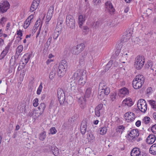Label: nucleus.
Masks as SVG:
<instances>
[{"label": "nucleus", "instance_id": "f257e3e1", "mask_svg": "<svg viewBox=\"0 0 156 156\" xmlns=\"http://www.w3.org/2000/svg\"><path fill=\"white\" fill-rule=\"evenodd\" d=\"M67 65L66 61L62 60L59 63L57 68L58 75L60 77H62L65 74L67 69Z\"/></svg>", "mask_w": 156, "mask_h": 156}, {"label": "nucleus", "instance_id": "f03ea898", "mask_svg": "<svg viewBox=\"0 0 156 156\" xmlns=\"http://www.w3.org/2000/svg\"><path fill=\"white\" fill-rule=\"evenodd\" d=\"M144 63V57L142 56H138L135 58L134 66L136 69L139 70L143 67Z\"/></svg>", "mask_w": 156, "mask_h": 156}, {"label": "nucleus", "instance_id": "7ed1b4c3", "mask_svg": "<svg viewBox=\"0 0 156 156\" xmlns=\"http://www.w3.org/2000/svg\"><path fill=\"white\" fill-rule=\"evenodd\" d=\"M66 24L67 26L71 29L75 28V20L74 17L71 15L67 14L66 16Z\"/></svg>", "mask_w": 156, "mask_h": 156}, {"label": "nucleus", "instance_id": "20e7f679", "mask_svg": "<svg viewBox=\"0 0 156 156\" xmlns=\"http://www.w3.org/2000/svg\"><path fill=\"white\" fill-rule=\"evenodd\" d=\"M85 44L83 43L73 47L71 49V52L73 54L78 55L85 48Z\"/></svg>", "mask_w": 156, "mask_h": 156}, {"label": "nucleus", "instance_id": "39448f33", "mask_svg": "<svg viewBox=\"0 0 156 156\" xmlns=\"http://www.w3.org/2000/svg\"><path fill=\"white\" fill-rule=\"evenodd\" d=\"M137 106L141 112L145 113L147 109V104L145 101L143 99H140L138 101Z\"/></svg>", "mask_w": 156, "mask_h": 156}, {"label": "nucleus", "instance_id": "423d86ee", "mask_svg": "<svg viewBox=\"0 0 156 156\" xmlns=\"http://www.w3.org/2000/svg\"><path fill=\"white\" fill-rule=\"evenodd\" d=\"M57 96L60 104L63 105L65 100V94L64 90L61 88H58L57 90Z\"/></svg>", "mask_w": 156, "mask_h": 156}, {"label": "nucleus", "instance_id": "0eeeda50", "mask_svg": "<svg viewBox=\"0 0 156 156\" xmlns=\"http://www.w3.org/2000/svg\"><path fill=\"white\" fill-rule=\"evenodd\" d=\"M9 7V4L7 1H2L0 3V10L3 13L6 12Z\"/></svg>", "mask_w": 156, "mask_h": 156}, {"label": "nucleus", "instance_id": "6e6552de", "mask_svg": "<svg viewBox=\"0 0 156 156\" xmlns=\"http://www.w3.org/2000/svg\"><path fill=\"white\" fill-rule=\"evenodd\" d=\"M86 74V72H84L83 69H79L74 74L73 78L76 81H78L80 79L82 78L83 75Z\"/></svg>", "mask_w": 156, "mask_h": 156}, {"label": "nucleus", "instance_id": "1a4fd4ad", "mask_svg": "<svg viewBox=\"0 0 156 156\" xmlns=\"http://www.w3.org/2000/svg\"><path fill=\"white\" fill-rule=\"evenodd\" d=\"M139 135V131L137 129L132 130L128 134V137L129 136H130L129 139L131 140H132L134 139H136Z\"/></svg>", "mask_w": 156, "mask_h": 156}, {"label": "nucleus", "instance_id": "9d476101", "mask_svg": "<svg viewBox=\"0 0 156 156\" xmlns=\"http://www.w3.org/2000/svg\"><path fill=\"white\" fill-rule=\"evenodd\" d=\"M87 121L86 119H84L82 121L80 127L81 133L82 135L85 134L87 129Z\"/></svg>", "mask_w": 156, "mask_h": 156}, {"label": "nucleus", "instance_id": "9b49d317", "mask_svg": "<svg viewBox=\"0 0 156 156\" xmlns=\"http://www.w3.org/2000/svg\"><path fill=\"white\" fill-rule=\"evenodd\" d=\"M105 4L106 8L108 10V12L110 14H113L115 11V9L111 2L109 1H107Z\"/></svg>", "mask_w": 156, "mask_h": 156}, {"label": "nucleus", "instance_id": "f8f14e48", "mask_svg": "<svg viewBox=\"0 0 156 156\" xmlns=\"http://www.w3.org/2000/svg\"><path fill=\"white\" fill-rule=\"evenodd\" d=\"M71 92L74 94H77L78 93V87L77 84L74 82H71L70 83Z\"/></svg>", "mask_w": 156, "mask_h": 156}, {"label": "nucleus", "instance_id": "ddd939ff", "mask_svg": "<svg viewBox=\"0 0 156 156\" xmlns=\"http://www.w3.org/2000/svg\"><path fill=\"white\" fill-rule=\"evenodd\" d=\"M124 116L125 119L126 120L128 119L129 120V122L133 121L135 118V114L133 113L130 112L126 113L124 115Z\"/></svg>", "mask_w": 156, "mask_h": 156}, {"label": "nucleus", "instance_id": "4468645a", "mask_svg": "<svg viewBox=\"0 0 156 156\" xmlns=\"http://www.w3.org/2000/svg\"><path fill=\"white\" fill-rule=\"evenodd\" d=\"M110 92V90L109 87H107L106 88L103 89L101 92H99L98 93V97L101 99L104 98V94L106 95H108Z\"/></svg>", "mask_w": 156, "mask_h": 156}, {"label": "nucleus", "instance_id": "2eb2a0df", "mask_svg": "<svg viewBox=\"0 0 156 156\" xmlns=\"http://www.w3.org/2000/svg\"><path fill=\"white\" fill-rule=\"evenodd\" d=\"M23 49V46L22 45H19L16 49V52L14 56V62H16V60H17L20 55V53L22 52Z\"/></svg>", "mask_w": 156, "mask_h": 156}, {"label": "nucleus", "instance_id": "dca6fc26", "mask_svg": "<svg viewBox=\"0 0 156 156\" xmlns=\"http://www.w3.org/2000/svg\"><path fill=\"white\" fill-rule=\"evenodd\" d=\"M40 3V0H34L30 8V11L33 12L37 8Z\"/></svg>", "mask_w": 156, "mask_h": 156}, {"label": "nucleus", "instance_id": "f3484780", "mask_svg": "<svg viewBox=\"0 0 156 156\" xmlns=\"http://www.w3.org/2000/svg\"><path fill=\"white\" fill-rule=\"evenodd\" d=\"M133 104V102L132 99L128 98L123 101L122 105L123 106H125V105H127L129 107H131Z\"/></svg>", "mask_w": 156, "mask_h": 156}, {"label": "nucleus", "instance_id": "a211bd4d", "mask_svg": "<svg viewBox=\"0 0 156 156\" xmlns=\"http://www.w3.org/2000/svg\"><path fill=\"white\" fill-rule=\"evenodd\" d=\"M156 137L153 134L149 135L147 138L146 142L149 144H152L156 140Z\"/></svg>", "mask_w": 156, "mask_h": 156}, {"label": "nucleus", "instance_id": "6ab92c4d", "mask_svg": "<svg viewBox=\"0 0 156 156\" xmlns=\"http://www.w3.org/2000/svg\"><path fill=\"white\" fill-rule=\"evenodd\" d=\"M140 149L137 147L133 148L131 152V156H138L140 155Z\"/></svg>", "mask_w": 156, "mask_h": 156}, {"label": "nucleus", "instance_id": "aec40b11", "mask_svg": "<svg viewBox=\"0 0 156 156\" xmlns=\"http://www.w3.org/2000/svg\"><path fill=\"white\" fill-rule=\"evenodd\" d=\"M78 102L80 104V107L82 109H83L86 107V99L83 97L80 98L78 99Z\"/></svg>", "mask_w": 156, "mask_h": 156}, {"label": "nucleus", "instance_id": "412c9836", "mask_svg": "<svg viewBox=\"0 0 156 156\" xmlns=\"http://www.w3.org/2000/svg\"><path fill=\"white\" fill-rule=\"evenodd\" d=\"M129 94V91L127 89L124 87L120 89L119 92V94L121 97H123L124 95H128Z\"/></svg>", "mask_w": 156, "mask_h": 156}, {"label": "nucleus", "instance_id": "4be33fe9", "mask_svg": "<svg viewBox=\"0 0 156 156\" xmlns=\"http://www.w3.org/2000/svg\"><path fill=\"white\" fill-rule=\"evenodd\" d=\"M132 85L135 89H138L141 87L143 84L134 79L133 81Z\"/></svg>", "mask_w": 156, "mask_h": 156}, {"label": "nucleus", "instance_id": "5701e85b", "mask_svg": "<svg viewBox=\"0 0 156 156\" xmlns=\"http://www.w3.org/2000/svg\"><path fill=\"white\" fill-rule=\"evenodd\" d=\"M80 80L78 81L79 84L80 85L83 86L86 82L87 80V75L86 74H84L83 75Z\"/></svg>", "mask_w": 156, "mask_h": 156}, {"label": "nucleus", "instance_id": "b1692460", "mask_svg": "<svg viewBox=\"0 0 156 156\" xmlns=\"http://www.w3.org/2000/svg\"><path fill=\"white\" fill-rule=\"evenodd\" d=\"M57 67L56 66H54L52 69V71L51 72L49 78L51 80L53 79L55 76L56 74Z\"/></svg>", "mask_w": 156, "mask_h": 156}, {"label": "nucleus", "instance_id": "393cba45", "mask_svg": "<svg viewBox=\"0 0 156 156\" xmlns=\"http://www.w3.org/2000/svg\"><path fill=\"white\" fill-rule=\"evenodd\" d=\"M143 84L145 81L144 77L142 75H137L134 79Z\"/></svg>", "mask_w": 156, "mask_h": 156}, {"label": "nucleus", "instance_id": "a878e982", "mask_svg": "<svg viewBox=\"0 0 156 156\" xmlns=\"http://www.w3.org/2000/svg\"><path fill=\"white\" fill-rule=\"evenodd\" d=\"M149 152L152 154H156V144H153L151 147Z\"/></svg>", "mask_w": 156, "mask_h": 156}, {"label": "nucleus", "instance_id": "bb28decb", "mask_svg": "<svg viewBox=\"0 0 156 156\" xmlns=\"http://www.w3.org/2000/svg\"><path fill=\"white\" fill-rule=\"evenodd\" d=\"M107 84L104 81H102L99 84V89L102 90L107 87Z\"/></svg>", "mask_w": 156, "mask_h": 156}, {"label": "nucleus", "instance_id": "cd10ccee", "mask_svg": "<svg viewBox=\"0 0 156 156\" xmlns=\"http://www.w3.org/2000/svg\"><path fill=\"white\" fill-rule=\"evenodd\" d=\"M63 22V20L62 18H59V19L58 20L56 29H57L58 28H59V30H60L62 28V26L61 25L62 24Z\"/></svg>", "mask_w": 156, "mask_h": 156}, {"label": "nucleus", "instance_id": "c85d7f7f", "mask_svg": "<svg viewBox=\"0 0 156 156\" xmlns=\"http://www.w3.org/2000/svg\"><path fill=\"white\" fill-rule=\"evenodd\" d=\"M85 20V18L83 17V15H80L79 16L78 21L79 27H80L82 26Z\"/></svg>", "mask_w": 156, "mask_h": 156}, {"label": "nucleus", "instance_id": "c756f323", "mask_svg": "<svg viewBox=\"0 0 156 156\" xmlns=\"http://www.w3.org/2000/svg\"><path fill=\"white\" fill-rule=\"evenodd\" d=\"M91 89L90 88H87L85 91V98H89L91 95Z\"/></svg>", "mask_w": 156, "mask_h": 156}, {"label": "nucleus", "instance_id": "7c9ffc66", "mask_svg": "<svg viewBox=\"0 0 156 156\" xmlns=\"http://www.w3.org/2000/svg\"><path fill=\"white\" fill-rule=\"evenodd\" d=\"M113 59L112 60L113 61V64L114 67H117L118 66L119 64L117 61H118L119 60L120 61V62L122 63H126V62L125 61H122V59H119V60H118V59L117 58L116 59Z\"/></svg>", "mask_w": 156, "mask_h": 156}, {"label": "nucleus", "instance_id": "2f4dec72", "mask_svg": "<svg viewBox=\"0 0 156 156\" xmlns=\"http://www.w3.org/2000/svg\"><path fill=\"white\" fill-rule=\"evenodd\" d=\"M46 137V133L44 131L41 133L39 135V139L41 141H43L45 139Z\"/></svg>", "mask_w": 156, "mask_h": 156}, {"label": "nucleus", "instance_id": "473e14b6", "mask_svg": "<svg viewBox=\"0 0 156 156\" xmlns=\"http://www.w3.org/2000/svg\"><path fill=\"white\" fill-rule=\"evenodd\" d=\"M125 129V127L123 125L119 126L116 129V130L117 132L122 133Z\"/></svg>", "mask_w": 156, "mask_h": 156}, {"label": "nucleus", "instance_id": "72a5a7b5", "mask_svg": "<svg viewBox=\"0 0 156 156\" xmlns=\"http://www.w3.org/2000/svg\"><path fill=\"white\" fill-rule=\"evenodd\" d=\"M59 30H58L56 29L55 30L53 35V38L54 39L56 40L58 37L59 35L60 34V33L59 32Z\"/></svg>", "mask_w": 156, "mask_h": 156}, {"label": "nucleus", "instance_id": "f704fd0d", "mask_svg": "<svg viewBox=\"0 0 156 156\" xmlns=\"http://www.w3.org/2000/svg\"><path fill=\"white\" fill-rule=\"evenodd\" d=\"M107 128L105 126L100 128V134L101 135H103L105 134L107 132Z\"/></svg>", "mask_w": 156, "mask_h": 156}, {"label": "nucleus", "instance_id": "c9c22d12", "mask_svg": "<svg viewBox=\"0 0 156 156\" xmlns=\"http://www.w3.org/2000/svg\"><path fill=\"white\" fill-rule=\"evenodd\" d=\"M120 52V50L118 49L115 51V54L113 55L111 57L112 59H116L118 56Z\"/></svg>", "mask_w": 156, "mask_h": 156}, {"label": "nucleus", "instance_id": "e433bc0d", "mask_svg": "<svg viewBox=\"0 0 156 156\" xmlns=\"http://www.w3.org/2000/svg\"><path fill=\"white\" fill-rule=\"evenodd\" d=\"M149 104L151 105V107L154 109L156 108V101L152 100L148 101Z\"/></svg>", "mask_w": 156, "mask_h": 156}, {"label": "nucleus", "instance_id": "4c0bfd02", "mask_svg": "<svg viewBox=\"0 0 156 156\" xmlns=\"http://www.w3.org/2000/svg\"><path fill=\"white\" fill-rule=\"evenodd\" d=\"M91 25L94 28L97 29L98 27L100 25V21L99 20L94 22Z\"/></svg>", "mask_w": 156, "mask_h": 156}, {"label": "nucleus", "instance_id": "58836bf2", "mask_svg": "<svg viewBox=\"0 0 156 156\" xmlns=\"http://www.w3.org/2000/svg\"><path fill=\"white\" fill-rule=\"evenodd\" d=\"M87 138L90 141H93L94 140L95 138L93 135L91 133L87 134Z\"/></svg>", "mask_w": 156, "mask_h": 156}, {"label": "nucleus", "instance_id": "ea45409f", "mask_svg": "<svg viewBox=\"0 0 156 156\" xmlns=\"http://www.w3.org/2000/svg\"><path fill=\"white\" fill-rule=\"evenodd\" d=\"M113 60H111L109 61L108 63L107 64L105 67V71L107 70V71L109 69L111 66L113 64Z\"/></svg>", "mask_w": 156, "mask_h": 156}, {"label": "nucleus", "instance_id": "a19ab883", "mask_svg": "<svg viewBox=\"0 0 156 156\" xmlns=\"http://www.w3.org/2000/svg\"><path fill=\"white\" fill-rule=\"evenodd\" d=\"M42 83L41 82L39 86L37 91V94L39 95L41 93L42 91Z\"/></svg>", "mask_w": 156, "mask_h": 156}, {"label": "nucleus", "instance_id": "79ce46f5", "mask_svg": "<svg viewBox=\"0 0 156 156\" xmlns=\"http://www.w3.org/2000/svg\"><path fill=\"white\" fill-rule=\"evenodd\" d=\"M143 121L146 124H148L150 122V118L148 117H145L143 119Z\"/></svg>", "mask_w": 156, "mask_h": 156}, {"label": "nucleus", "instance_id": "37998d69", "mask_svg": "<svg viewBox=\"0 0 156 156\" xmlns=\"http://www.w3.org/2000/svg\"><path fill=\"white\" fill-rule=\"evenodd\" d=\"M54 6L52 5L49 8L48 11L47 12L48 15L49 14L52 15L54 12Z\"/></svg>", "mask_w": 156, "mask_h": 156}, {"label": "nucleus", "instance_id": "c03bdc74", "mask_svg": "<svg viewBox=\"0 0 156 156\" xmlns=\"http://www.w3.org/2000/svg\"><path fill=\"white\" fill-rule=\"evenodd\" d=\"M134 42L136 44L140 45L142 44V43H141L142 41L138 37L136 38Z\"/></svg>", "mask_w": 156, "mask_h": 156}, {"label": "nucleus", "instance_id": "a18cd8bd", "mask_svg": "<svg viewBox=\"0 0 156 156\" xmlns=\"http://www.w3.org/2000/svg\"><path fill=\"white\" fill-rule=\"evenodd\" d=\"M26 56L27 55H24L23 57V64L24 65H26L29 61V60L26 58Z\"/></svg>", "mask_w": 156, "mask_h": 156}, {"label": "nucleus", "instance_id": "49530a36", "mask_svg": "<svg viewBox=\"0 0 156 156\" xmlns=\"http://www.w3.org/2000/svg\"><path fill=\"white\" fill-rule=\"evenodd\" d=\"M45 107V104L42 103L40 104L38 108L39 109L42 110V111H43L44 110Z\"/></svg>", "mask_w": 156, "mask_h": 156}, {"label": "nucleus", "instance_id": "de8ad7c7", "mask_svg": "<svg viewBox=\"0 0 156 156\" xmlns=\"http://www.w3.org/2000/svg\"><path fill=\"white\" fill-rule=\"evenodd\" d=\"M52 16V15H50L49 14L48 15V14H47V15L46 20V23L47 24L48 23V22L50 20Z\"/></svg>", "mask_w": 156, "mask_h": 156}, {"label": "nucleus", "instance_id": "09e8293b", "mask_svg": "<svg viewBox=\"0 0 156 156\" xmlns=\"http://www.w3.org/2000/svg\"><path fill=\"white\" fill-rule=\"evenodd\" d=\"M40 19L39 20H37L35 24V25L34 27V28L35 27V29H37V28H38L39 27V25H40V23L41 21V19Z\"/></svg>", "mask_w": 156, "mask_h": 156}, {"label": "nucleus", "instance_id": "8fccbe9b", "mask_svg": "<svg viewBox=\"0 0 156 156\" xmlns=\"http://www.w3.org/2000/svg\"><path fill=\"white\" fill-rule=\"evenodd\" d=\"M38 99L37 98L33 100V105L34 107H37L38 106Z\"/></svg>", "mask_w": 156, "mask_h": 156}, {"label": "nucleus", "instance_id": "3c124183", "mask_svg": "<svg viewBox=\"0 0 156 156\" xmlns=\"http://www.w3.org/2000/svg\"><path fill=\"white\" fill-rule=\"evenodd\" d=\"M51 133L52 134H55L57 132V130L55 127H52L50 129Z\"/></svg>", "mask_w": 156, "mask_h": 156}, {"label": "nucleus", "instance_id": "603ef678", "mask_svg": "<svg viewBox=\"0 0 156 156\" xmlns=\"http://www.w3.org/2000/svg\"><path fill=\"white\" fill-rule=\"evenodd\" d=\"M29 21H28L27 20L25 21L24 25V27L25 29L27 28L30 25V23H28V22Z\"/></svg>", "mask_w": 156, "mask_h": 156}, {"label": "nucleus", "instance_id": "864d4df0", "mask_svg": "<svg viewBox=\"0 0 156 156\" xmlns=\"http://www.w3.org/2000/svg\"><path fill=\"white\" fill-rule=\"evenodd\" d=\"M52 40V37H50L48 39V40L45 44H47V46L50 45Z\"/></svg>", "mask_w": 156, "mask_h": 156}, {"label": "nucleus", "instance_id": "5fc2aeb1", "mask_svg": "<svg viewBox=\"0 0 156 156\" xmlns=\"http://www.w3.org/2000/svg\"><path fill=\"white\" fill-rule=\"evenodd\" d=\"M151 130L153 133H156V124L153 126L151 127Z\"/></svg>", "mask_w": 156, "mask_h": 156}, {"label": "nucleus", "instance_id": "6e6d98bb", "mask_svg": "<svg viewBox=\"0 0 156 156\" xmlns=\"http://www.w3.org/2000/svg\"><path fill=\"white\" fill-rule=\"evenodd\" d=\"M6 21V18L5 17H2L0 20V24H3Z\"/></svg>", "mask_w": 156, "mask_h": 156}, {"label": "nucleus", "instance_id": "4d7b16f0", "mask_svg": "<svg viewBox=\"0 0 156 156\" xmlns=\"http://www.w3.org/2000/svg\"><path fill=\"white\" fill-rule=\"evenodd\" d=\"M103 106V105L102 104H99L97 107L95 108V109L97 110H100Z\"/></svg>", "mask_w": 156, "mask_h": 156}, {"label": "nucleus", "instance_id": "13d9d810", "mask_svg": "<svg viewBox=\"0 0 156 156\" xmlns=\"http://www.w3.org/2000/svg\"><path fill=\"white\" fill-rule=\"evenodd\" d=\"M89 28L87 26L83 27V32H85L86 34H87L89 32Z\"/></svg>", "mask_w": 156, "mask_h": 156}, {"label": "nucleus", "instance_id": "bf43d9fd", "mask_svg": "<svg viewBox=\"0 0 156 156\" xmlns=\"http://www.w3.org/2000/svg\"><path fill=\"white\" fill-rule=\"evenodd\" d=\"M11 43H9L8 44V45L6 46V47H5V48L4 50L8 52L9 51V49L10 47L11 46Z\"/></svg>", "mask_w": 156, "mask_h": 156}, {"label": "nucleus", "instance_id": "052dcab7", "mask_svg": "<svg viewBox=\"0 0 156 156\" xmlns=\"http://www.w3.org/2000/svg\"><path fill=\"white\" fill-rule=\"evenodd\" d=\"M99 110H97L96 109H95V115L98 117H99L100 116V113Z\"/></svg>", "mask_w": 156, "mask_h": 156}, {"label": "nucleus", "instance_id": "680f3d73", "mask_svg": "<svg viewBox=\"0 0 156 156\" xmlns=\"http://www.w3.org/2000/svg\"><path fill=\"white\" fill-rule=\"evenodd\" d=\"M85 59L82 56L80 57L79 61L80 64H83L84 63Z\"/></svg>", "mask_w": 156, "mask_h": 156}, {"label": "nucleus", "instance_id": "e2e57ef3", "mask_svg": "<svg viewBox=\"0 0 156 156\" xmlns=\"http://www.w3.org/2000/svg\"><path fill=\"white\" fill-rule=\"evenodd\" d=\"M52 152L53 153V154L55 156H57L58 155V153H59V151H58V149L57 148V150H55V151H52Z\"/></svg>", "mask_w": 156, "mask_h": 156}, {"label": "nucleus", "instance_id": "0e129e2a", "mask_svg": "<svg viewBox=\"0 0 156 156\" xmlns=\"http://www.w3.org/2000/svg\"><path fill=\"white\" fill-rule=\"evenodd\" d=\"M126 55H128L127 53H126L124 55L122 54V55H121L120 54V56H119L118 58H120L121 57H122L123 58H125L126 59V60L127 58V56Z\"/></svg>", "mask_w": 156, "mask_h": 156}, {"label": "nucleus", "instance_id": "69168bd1", "mask_svg": "<svg viewBox=\"0 0 156 156\" xmlns=\"http://www.w3.org/2000/svg\"><path fill=\"white\" fill-rule=\"evenodd\" d=\"M17 34L19 36H20V37H22L23 36V33L22 31L20 30H19L17 31Z\"/></svg>", "mask_w": 156, "mask_h": 156}, {"label": "nucleus", "instance_id": "338daca9", "mask_svg": "<svg viewBox=\"0 0 156 156\" xmlns=\"http://www.w3.org/2000/svg\"><path fill=\"white\" fill-rule=\"evenodd\" d=\"M33 18L34 15H31L28 17V18L27 19V20L28 21H31Z\"/></svg>", "mask_w": 156, "mask_h": 156}, {"label": "nucleus", "instance_id": "774afa93", "mask_svg": "<svg viewBox=\"0 0 156 156\" xmlns=\"http://www.w3.org/2000/svg\"><path fill=\"white\" fill-rule=\"evenodd\" d=\"M141 124V122L140 121L138 120L136 122V125L137 127H139L140 126Z\"/></svg>", "mask_w": 156, "mask_h": 156}]
</instances>
